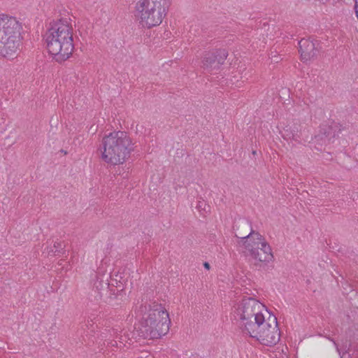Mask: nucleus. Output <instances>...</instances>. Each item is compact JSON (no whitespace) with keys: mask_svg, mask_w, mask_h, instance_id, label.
<instances>
[{"mask_svg":"<svg viewBox=\"0 0 358 358\" xmlns=\"http://www.w3.org/2000/svg\"><path fill=\"white\" fill-rule=\"evenodd\" d=\"M50 25L45 35L47 49L56 62L62 63L71 57L74 49L73 29L66 19Z\"/></svg>","mask_w":358,"mask_h":358,"instance_id":"1","label":"nucleus"},{"mask_svg":"<svg viewBox=\"0 0 358 358\" xmlns=\"http://www.w3.org/2000/svg\"><path fill=\"white\" fill-rule=\"evenodd\" d=\"M171 324L169 315L161 303L149 304L148 313L143 317L137 327L138 336L145 339H157L166 335Z\"/></svg>","mask_w":358,"mask_h":358,"instance_id":"2","label":"nucleus"},{"mask_svg":"<svg viewBox=\"0 0 358 358\" xmlns=\"http://www.w3.org/2000/svg\"><path fill=\"white\" fill-rule=\"evenodd\" d=\"M103 160L113 165L122 164L134 150L131 140L126 132L113 131L102 140Z\"/></svg>","mask_w":358,"mask_h":358,"instance_id":"3","label":"nucleus"},{"mask_svg":"<svg viewBox=\"0 0 358 358\" xmlns=\"http://www.w3.org/2000/svg\"><path fill=\"white\" fill-rule=\"evenodd\" d=\"M21 24L14 17L0 16V56L11 59L21 44Z\"/></svg>","mask_w":358,"mask_h":358,"instance_id":"4","label":"nucleus"},{"mask_svg":"<svg viewBox=\"0 0 358 358\" xmlns=\"http://www.w3.org/2000/svg\"><path fill=\"white\" fill-rule=\"evenodd\" d=\"M169 6V0H138L136 5L137 16L143 26L151 28L162 23Z\"/></svg>","mask_w":358,"mask_h":358,"instance_id":"5","label":"nucleus"},{"mask_svg":"<svg viewBox=\"0 0 358 358\" xmlns=\"http://www.w3.org/2000/svg\"><path fill=\"white\" fill-rule=\"evenodd\" d=\"M247 237L249 240L244 243V247L255 260L254 266L258 269H265L266 263L273 259L270 245L259 233L255 231H251Z\"/></svg>","mask_w":358,"mask_h":358,"instance_id":"6","label":"nucleus"},{"mask_svg":"<svg viewBox=\"0 0 358 358\" xmlns=\"http://www.w3.org/2000/svg\"><path fill=\"white\" fill-rule=\"evenodd\" d=\"M268 313L269 316L266 320L264 318L263 322H258L257 324H252L250 331L245 334L255 338L262 345L272 346L279 342L280 334L277 317L268 312Z\"/></svg>","mask_w":358,"mask_h":358,"instance_id":"7","label":"nucleus"},{"mask_svg":"<svg viewBox=\"0 0 358 358\" xmlns=\"http://www.w3.org/2000/svg\"><path fill=\"white\" fill-rule=\"evenodd\" d=\"M264 306L252 297L242 299L236 309V313L241 320V329L244 334L250 331L252 324H257L258 322H263L264 315L262 310Z\"/></svg>","mask_w":358,"mask_h":358,"instance_id":"8","label":"nucleus"},{"mask_svg":"<svg viewBox=\"0 0 358 358\" xmlns=\"http://www.w3.org/2000/svg\"><path fill=\"white\" fill-rule=\"evenodd\" d=\"M228 56L225 49H215L206 52L202 58V67L208 71L218 70Z\"/></svg>","mask_w":358,"mask_h":358,"instance_id":"9","label":"nucleus"},{"mask_svg":"<svg viewBox=\"0 0 358 358\" xmlns=\"http://www.w3.org/2000/svg\"><path fill=\"white\" fill-rule=\"evenodd\" d=\"M299 52L303 61L310 60L317 55L321 48L318 41L302 38L299 42Z\"/></svg>","mask_w":358,"mask_h":358,"instance_id":"10","label":"nucleus"},{"mask_svg":"<svg viewBox=\"0 0 358 358\" xmlns=\"http://www.w3.org/2000/svg\"><path fill=\"white\" fill-rule=\"evenodd\" d=\"M234 229L236 231L235 236L241 238V241H238V244H242L243 245H244L245 241L248 242V240H249L247 235L249 234L251 231H253L251 223L245 218H239L236 220Z\"/></svg>","mask_w":358,"mask_h":358,"instance_id":"11","label":"nucleus"},{"mask_svg":"<svg viewBox=\"0 0 358 358\" xmlns=\"http://www.w3.org/2000/svg\"><path fill=\"white\" fill-rule=\"evenodd\" d=\"M113 285H110L108 282V277L107 275L97 276L96 281L94 283V288L99 292L100 297L102 298L104 295H108L110 289L113 288Z\"/></svg>","mask_w":358,"mask_h":358,"instance_id":"12","label":"nucleus"},{"mask_svg":"<svg viewBox=\"0 0 358 358\" xmlns=\"http://www.w3.org/2000/svg\"><path fill=\"white\" fill-rule=\"evenodd\" d=\"M108 294L117 295V296L115 301L119 300V304L126 299V293L121 285L113 286Z\"/></svg>","mask_w":358,"mask_h":358,"instance_id":"13","label":"nucleus"},{"mask_svg":"<svg viewBox=\"0 0 358 358\" xmlns=\"http://www.w3.org/2000/svg\"><path fill=\"white\" fill-rule=\"evenodd\" d=\"M285 136H286L288 138L293 139L296 141H299L300 138V134H299L298 127L294 126L292 129L290 128V130L285 129Z\"/></svg>","mask_w":358,"mask_h":358,"instance_id":"14","label":"nucleus"},{"mask_svg":"<svg viewBox=\"0 0 358 358\" xmlns=\"http://www.w3.org/2000/svg\"><path fill=\"white\" fill-rule=\"evenodd\" d=\"M54 255H62L65 252L64 245L61 242H55L53 245V248L50 250Z\"/></svg>","mask_w":358,"mask_h":358,"instance_id":"15","label":"nucleus"},{"mask_svg":"<svg viewBox=\"0 0 358 358\" xmlns=\"http://www.w3.org/2000/svg\"><path fill=\"white\" fill-rule=\"evenodd\" d=\"M117 295H113V294H108V295H104L103 297H104V300L106 303H108V304H110L112 306H117L119 305V300H116L117 299Z\"/></svg>","mask_w":358,"mask_h":358,"instance_id":"16","label":"nucleus"},{"mask_svg":"<svg viewBox=\"0 0 358 358\" xmlns=\"http://www.w3.org/2000/svg\"><path fill=\"white\" fill-rule=\"evenodd\" d=\"M206 204L205 203V202H203V201H199V203L196 206V208L199 210H206Z\"/></svg>","mask_w":358,"mask_h":358,"instance_id":"17","label":"nucleus"},{"mask_svg":"<svg viewBox=\"0 0 358 358\" xmlns=\"http://www.w3.org/2000/svg\"><path fill=\"white\" fill-rule=\"evenodd\" d=\"M355 12H356V15L358 18V0H355Z\"/></svg>","mask_w":358,"mask_h":358,"instance_id":"18","label":"nucleus"},{"mask_svg":"<svg viewBox=\"0 0 358 358\" xmlns=\"http://www.w3.org/2000/svg\"><path fill=\"white\" fill-rule=\"evenodd\" d=\"M203 266H204L205 268H206L208 270H209L210 268V266L209 263L206 262L203 263Z\"/></svg>","mask_w":358,"mask_h":358,"instance_id":"19","label":"nucleus"},{"mask_svg":"<svg viewBox=\"0 0 358 358\" xmlns=\"http://www.w3.org/2000/svg\"><path fill=\"white\" fill-rule=\"evenodd\" d=\"M108 344H110L111 346H115V345H117V341H112L110 343H108Z\"/></svg>","mask_w":358,"mask_h":358,"instance_id":"20","label":"nucleus"},{"mask_svg":"<svg viewBox=\"0 0 358 358\" xmlns=\"http://www.w3.org/2000/svg\"><path fill=\"white\" fill-rule=\"evenodd\" d=\"M334 345L336 346L337 351H338V352H339V354H340L341 352H340L339 348H338V346H337V344L336 343V342H335V341H334Z\"/></svg>","mask_w":358,"mask_h":358,"instance_id":"21","label":"nucleus"}]
</instances>
